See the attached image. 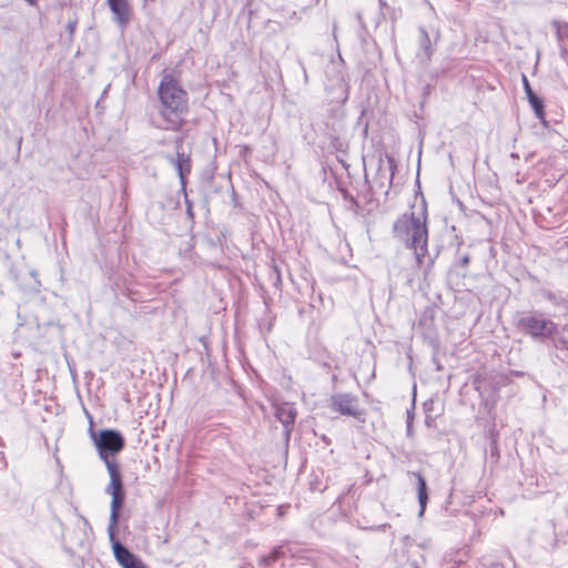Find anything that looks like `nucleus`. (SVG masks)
Returning <instances> with one entry per match:
<instances>
[{
	"mask_svg": "<svg viewBox=\"0 0 568 568\" xmlns=\"http://www.w3.org/2000/svg\"><path fill=\"white\" fill-rule=\"evenodd\" d=\"M158 95L161 103L160 116L163 121L161 128L164 130H179L184 123L187 113V93L181 88L171 74H165L158 88Z\"/></svg>",
	"mask_w": 568,
	"mask_h": 568,
	"instance_id": "obj_1",
	"label": "nucleus"
},
{
	"mask_svg": "<svg viewBox=\"0 0 568 568\" xmlns=\"http://www.w3.org/2000/svg\"><path fill=\"white\" fill-rule=\"evenodd\" d=\"M427 212L424 203L413 205L409 213L403 214L394 225L396 236L410 247L420 264L427 253Z\"/></svg>",
	"mask_w": 568,
	"mask_h": 568,
	"instance_id": "obj_2",
	"label": "nucleus"
},
{
	"mask_svg": "<svg viewBox=\"0 0 568 568\" xmlns=\"http://www.w3.org/2000/svg\"><path fill=\"white\" fill-rule=\"evenodd\" d=\"M92 436L94 438L100 458L108 467V462H115L114 459L110 458V455L118 454L123 449L124 439L119 432L113 429L101 430L98 437H95L94 434H92Z\"/></svg>",
	"mask_w": 568,
	"mask_h": 568,
	"instance_id": "obj_3",
	"label": "nucleus"
},
{
	"mask_svg": "<svg viewBox=\"0 0 568 568\" xmlns=\"http://www.w3.org/2000/svg\"><path fill=\"white\" fill-rule=\"evenodd\" d=\"M519 326L532 337L547 338L555 334L556 324L541 315H530L519 320Z\"/></svg>",
	"mask_w": 568,
	"mask_h": 568,
	"instance_id": "obj_4",
	"label": "nucleus"
},
{
	"mask_svg": "<svg viewBox=\"0 0 568 568\" xmlns=\"http://www.w3.org/2000/svg\"><path fill=\"white\" fill-rule=\"evenodd\" d=\"M331 409L342 415L353 416L359 418L362 412L358 406V400L351 394H337L331 397Z\"/></svg>",
	"mask_w": 568,
	"mask_h": 568,
	"instance_id": "obj_5",
	"label": "nucleus"
},
{
	"mask_svg": "<svg viewBox=\"0 0 568 568\" xmlns=\"http://www.w3.org/2000/svg\"><path fill=\"white\" fill-rule=\"evenodd\" d=\"M108 6L113 13L116 24L124 29L132 19V9L129 0H108Z\"/></svg>",
	"mask_w": 568,
	"mask_h": 568,
	"instance_id": "obj_6",
	"label": "nucleus"
},
{
	"mask_svg": "<svg viewBox=\"0 0 568 568\" xmlns=\"http://www.w3.org/2000/svg\"><path fill=\"white\" fill-rule=\"evenodd\" d=\"M106 469L110 475V483L105 488L106 494L111 495V497L125 495L119 464L116 462H108Z\"/></svg>",
	"mask_w": 568,
	"mask_h": 568,
	"instance_id": "obj_7",
	"label": "nucleus"
},
{
	"mask_svg": "<svg viewBox=\"0 0 568 568\" xmlns=\"http://www.w3.org/2000/svg\"><path fill=\"white\" fill-rule=\"evenodd\" d=\"M125 495L114 496L111 499L110 520L108 527V534L110 540H114L115 527L119 521L120 510L123 506Z\"/></svg>",
	"mask_w": 568,
	"mask_h": 568,
	"instance_id": "obj_8",
	"label": "nucleus"
},
{
	"mask_svg": "<svg viewBox=\"0 0 568 568\" xmlns=\"http://www.w3.org/2000/svg\"><path fill=\"white\" fill-rule=\"evenodd\" d=\"M174 164L179 172L180 179L183 182L185 174H189L191 171L190 156L184 152L178 151Z\"/></svg>",
	"mask_w": 568,
	"mask_h": 568,
	"instance_id": "obj_9",
	"label": "nucleus"
},
{
	"mask_svg": "<svg viewBox=\"0 0 568 568\" xmlns=\"http://www.w3.org/2000/svg\"><path fill=\"white\" fill-rule=\"evenodd\" d=\"M427 489H426V483L422 476H418V500L420 505L419 516H423L426 504H427Z\"/></svg>",
	"mask_w": 568,
	"mask_h": 568,
	"instance_id": "obj_10",
	"label": "nucleus"
},
{
	"mask_svg": "<svg viewBox=\"0 0 568 568\" xmlns=\"http://www.w3.org/2000/svg\"><path fill=\"white\" fill-rule=\"evenodd\" d=\"M529 103L532 106V109L535 110L537 118H539L540 120H544L545 113H544V106H542L541 101L536 95H531V97H529Z\"/></svg>",
	"mask_w": 568,
	"mask_h": 568,
	"instance_id": "obj_11",
	"label": "nucleus"
},
{
	"mask_svg": "<svg viewBox=\"0 0 568 568\" xmlns=\"http://www.w3.org/2000/svg\"><path fill=\"white\" fill-rule=\"evenodd\" d=\"M524 83H525L526 91H528V89H530V87L528 84V81H527L526 77H524Z\"/></svg>",
	"mask_w": 568,
	"mask_h": 568,
	"instance_id": "obj_12",
	"label": "nucleus"
},
{
	"mask_svg": "<svg viewBox=\"0 0 568 568\" xmlns=\"http://www.w3.org/2000/svg\"><path fill=\"white\" fill-rule=\"evenodd\" d=\"M526 92H527L528 98H529V97H531V95H535V94L532 93L531 89H528V91H526Z\"/></svg>",
	"mask_w": 568,
	"mask_h": 568,
	"instance_id": "obj_13",
	"label": "nucleus"
},
{
	"mask_svg": "<svg viewBox=\"0 0 568 568\" xmlns=\"http://www.w3.org/2000/svg\"><path fill=\"white\" fill-rule=\"evenodd\" d=\"M291 417V418H294V416L292 415V410H288V413L286 412V417Z\"/></svg>",
	"mask_w": 568,
	"mask_h": 568,
	"instance_id": "obj_14",
	"label": "nucleus"
}]
</instances>
